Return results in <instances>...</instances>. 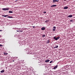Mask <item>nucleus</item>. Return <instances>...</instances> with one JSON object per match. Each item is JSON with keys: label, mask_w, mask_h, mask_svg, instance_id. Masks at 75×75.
I'll list each match as a JSON object with an SVG mask.
<instances>
[{"label": "nucleus", "mask_w": 75, "mask_h": 75, "mask_svg": "<svg viewBox=\"0 0 75 75\" xmlns=\"http://www.w3.org/2000/svg\"><path fill=\"white\" fill-rule=\"evenodd\" d=\"M3 10H9V8H3L2 9Z\"/></svg>", "instance_id": "obj_1"}, {"label": "nucleus", "mask_w": 75, "mask_h": 75, "mask_svg": "<svg viewBox=\"0 0 75 75\" xmlns=\"http://www.w3.org/2000/svg\"><path fill=\"white\" fill-rule=\"evenodd\" d=\"M59 1H57V0H53V3H55V2H58Z\"/></svg>", "instance_id": "obj_2"}, {"label": "nucleus", "mask_w": 75, "mask_h": 75, "mask_svg": "<svg viewBox=\"0 0 75 75\" xmlns=\"http://www.w3.org/2000/svg\"><path fill=\"white\" fill-rule=\"evenodd\" d=\"M57 68H58V65H57L53 68V69H57Z\"/></svg>", "instance_id": "obj_3"}, {"label": "nucleus", "mask_w": 75, "mask_h": 75, "mask_svg": "<svg viewBox=\"0 0 75 75\" xmlns=\"http://www.w3.org/2000/svg\"><path fill=\"white\" fill-rule=\"evenodd\" d=\"M64 8L65 9H68V7L67 6L64 7Z\"/></svg>", "instance_id": "obj_4"}, {"label": "nucleus", "mask_w": 75, "mask_h": 75, "mask_svg": "<svg viewBox=\"0 0 75 75\" xmlns=\"http://www.w3.org/2000/svg\"><path fill=\"white\" fill-rule=\"evenodd\" d=\"M45 28L44 27H42L41 28V30H45Z\"/></svg>", "instance_id": "obj_5"}, {"label": "nucleus", "mask_w": 75, "mask_h": 75, "mask_svg": "<svg viewBox=\"0 0 75 75\" xmlns=\"http://www.w3.org/2000/svg\"><path fill=\"white\" fill-rule=\"evenodd\" d=\"M60 38V37L58 36L56 38V40H59Z\"/></svg>", "instance_id": "obj_6"}, {"label": "nucleus", "mask_w": 75, "mask_h": 75, "mask_svg": "<svg viewBox=\"0 0 75 75\" xmlns=\"http://www.w3.org/2000/svg\"><path fill=\"white\" fill-rule=\"evenodd\" d=\"M72 17V15H69L68 16V17H70V18H71Z\"/></svg>", "instance_id": "obj_7"}, {"label": "nucleus", "mask_w": 75, "mask_h": 75, "mask_svg": "<svg viewBox=\"0 0 75 75\" xmlns=\"http://www.w3.org/2000/svg\"><path fill=\"white\" fill-rule=\"evenodd\" d=\"M56 6H57V5H53L50 6L51 7H56Z\"/></svg>", "instance_id": "obj_8"}, {"label": "nucleus", "mask_w": 75, "mask_h": 75, "mask_svg": "<svg viewBox=\"0 0 75 75\" xmlns=\"http://www.w3.org/2000/svg\"><path fill=\"white\" fill-rule=\"evenodd\" d=\"M50 61V60L47 59L45 61V62H48Z\"/></svg>", "instance_id": "obj_9"}, {"label": "nucleus", "mask_w": 75, "mask_h": 75, "mask_svg": "<svg viewBox=\"0 0 75 75\" xmlns=\"http://www.w3.org/2000/svg\"><path fill=\"white\" fill-rule=\"evenodd\" d=\"M7 17V18H13V16H8Z\"/></svg>", "instance_id": "obj_10"}, {"label": "nucleus", "mask_w": 75, "mask_h": 75, "mask_svg": "<svg viewBox=\"0 0 75 75\" xmlns=\"http://www.w3.org/2000/svg\"><path fill=\"white\" fill-rule=\"evenodd\" d=\"M50 40H48L47 42V44H49V43H50Z\"/></svg>", "instance_id": "obj_11"}, {"label": "nucleus", "mask_w": 75, "mask_h": 75, "mask_svg": "<svg viewBox=\"0 0 75 75\" xmlns=\"http://www.w3.org/2000/svg\"><path fill=\"white\" fill-rule=\"evenodd\" d=\"M2 16L3 17H7V16H8V15H2Z\"/></svg>", "instance_id": "obj_12"}, {"label": "nucleus", "mask_w": 75, "mask_h": 75, "mask_svg": "<svg viewBox=\"0 0 75 75\" xmlns=\"http://www.w3.org/2000/svg\"><path fill=\"white\" fill-rule=\"evenodd\" d=\"M58 46L57 45L56 47H54V48H58Z\"/></svg>", "instance_id": "obj_13"}, {"label": "nucleus", "mask_w": 75, "mask_h": 75, "mask_svg": "<svg viewBox=\"0 0 75 75\" xmlns=\"http://www.w3.org/2000/svg\"><path fill=\"white\" fill-rule=\"evenodd\" d=\"M8 13H13V11H9L8 12Z\"/></svg>", "instance_id": "obj_14"}, {"label": "nucleus", "mask_w": 75, "mask_h": 75, "mask_svg": "<svg viewBox=\"0 0 75 75\" xmlns=\"http://www.w3.org/2000/svg\"><path fill=\"white\" fill-rule=\"evenodd\" d=\"M53 39H54V40H56V39H57V38H56V37H54L53 38Z\"/></svg>", "instance_id": "obj_15"}, {"label": "nucleus", "mask_w": 75, "mask_h": 75, "mask_svg": "<svg viewBox=\"0 0 75 75\" xmlns=\"http://www.w3.org/2000/svg\"><path fill=\"white\" fill-rule=\"evenodd\" d=\"M4 72V70H2L1 71V73H3V72Z\"/></svg>", "instance_id": "obj_16"}, {"label": "nucleus", "mask_w": 75, "mask_h": 75, "mask_svg": "<svg viewBox=\"0 0 75 75\" xmlns=\"http://www.w3.org/2000/svg\"><path fill=\"white\" fill-rule=\"evenodd\" d=\"M4 55H8V53H4Z\"/></svg>", "instance_id": "obj_17"}, {"label": "nucleus", "mask_w": 75, "mask_h": 75, "mask_svg": "<svg viewBox=\"0 0 75 75\" xmlns=\"http://www.w3.org/2000/svg\"><path fill=\"white\" fill-rule=\"evenodd\" d=\"M42 37H45V35H43L42 36Z\"/></svg>", "instance_id": "obj_18"}, {"label": "nucleus", "mask_w": 75, "mask_h": 75, "mask_svg": "<svg viewBox=\"0 0 75 75\" xmlns=\"http://www.w3.org/2000/svg\"><path fill=\"white\" fill-rule=\"evenodd\" d=\"M70 22H72L73 23L74 22V21H73V20H70Z\"/></svg>", "instance_id": "obj_19"}, {"label": "nucleus", "mask_w": 75, "mask_h": 75, "mask_svg": "<svg viewBox=\"0 0 75 75\" xmlns=\"http://www.w3.org/2000/svg\"><path fill=\"white\" fill-rule=\"evenodd\" d=\"M20 32H21V33H22V32H23V31H21L20 30H19V33H20Z\"/></svg>", "instance_id": "obj_20"}, {"label": "nucleus", "mask_w": 75, "mask_h": 75, "mask_svg": "<svg viewBox=\"0 0 75 75\" xmlns=\"http://www.w3.org/2000/svg\"><path fill=\"white\" fill-rule=\"evenodd\" d=\"M48 22V21H45V23H47Z\"/></svg>", "instance_id": "obj_21"}, {"label": "nucleus", "mask_w": 75, "mask_h": 75, "mask_svg": "<svg viewBox=\"0 0 75 75\" xmlns=\"http://www.w3.org/2000/svg\"><path fill=\"white\" fill-rule=\"evenodd\" d=\"M53 31H55V29H53Z\"/></svg>", "instance_id": "obj_22"}, {"label": "nucleus", "mask_w": 75, "mask_h": 75, "mask_svg": "<svg viewBox=\"0 0 75 75\" xmlns=\"http://www.w3.org/2000/svg\"><path fill=\"white\" fill-rule=\"evenodd\" d=\"M53 28H54V29H55V28H56L55 27V26H54L53 27Z\"/></svg>", "instance_id": "obj_23"}, {"label": "nucleus", "mask_w": 75, "mask_h": 75, "mask_svg": "<svg viewBox=\"0 0 75 75\" xmlns=\"http://www.w3.org/2000/svg\"><path fill=\"white\" fill-rule=\"evenodd\" d=\"M0 47H3V45L0 44Z\"/></svg>", "instance_id": "obj_24"}, {"label": "nucleus", "mask_w": 75, "mask_h": 75, "mask_svg": "<svg viewBox=\"0 0 75 75\" xmlns=\"http://www.w3.org/2000/svg\"><path fill=\"white\" fill-rule=\"evenodd\" d=\"M52 61H51L50 62V63L51 64V63H52Z\"/></svg>", "instance_id": "obj_25"}, {"label": "nucleus", "mask_w": 75, "mask_h": 75, "mask_svg": "<svg viewBox=\"0 0 75 75\" xmlns=\"http://www.w3.org/2000/svg\"><path fill=\"white\" fill-rule=\"evenodd\" d=\"M47 13L46 12V11H45V12H44V13L45 14V13Z\"/></svg>", "instance_id": "obj_26"}, {"label": "nucleus", "mask_w": 75, "mask_h": 75, "mask_svg": "<svg viewBox=\"0 0 75 75\" xmlns=\"http://www.w3.org/2000/svg\"><path fill=\"white\" fill-rule=\"evenodd\" d=\"M33 28H35V27L33 26Z\"/></svg>", "instance_id": "obj_27"}, {"label": "nucleus", "mask_w": 75, "mask_h": 75, "mask_svg": "<svg viewBox=\"0 0 75 75\" xmlns=\"http://www.w3.org/2000/svg\"><path fill=\"white\" fill-rule=\"evenodd\" d=\"M17 32H19V30H16Z\"/></svg>", "instance_id": "obj_28"}, {"label": "nucleus", "mask_w": 75, "mask_h": 75, "mask_svg": "<svg viewBox=\"0 0 75 75\" xmlns=\"http://www.w3.org/2000/svg\"><path fill=\"white\" fill-rule=\"evenodd\" d=\"M14 61H15L14 60H13V61H12V62H14Z\"/></svg>", "instance_id": "obj_29"}, {"label": "nucleus", "mask_w": 75, "mask_h": 75, "mask_svg": "<svg viewBox=\"0 0 75 75\" xmlns=\"http://www.w3.org/2000/svg\"><path fill=\"white\" fill-rule=\"evenodd\" d=\"M17 0L15 1V2H17Z\"/></svg>", "instance_id": "obj_30"}, {"label": "nucleus", "mask_w": 75, "mask_h": 75, "mask_svg": "<svg viewBox=\"0 0 75 75\" xmlns=\"http://www.w3.org/2000/svg\"><path fill=\"white\" fill-rule=\"evenodd\" d=\"M67 0H64V1H67Z\"/></svg>", "instance_id": "obj_31"}, {"label": "nucleus", "mask_w": 75, "mask_h": 75, "mask_svg": "<svg viewBox=\"0 0 75 75\" xmlns=\"http://www.w3.org/2000/svg\"><path fill=\"white\" fill-rule=\"evenodd\" d=\"M0 31H2V30H0Z\"/></svg>", "instance_id": "obj_32"}, {"label": "nucleus", "mask_w": 75, "mask_h": 75, "mask_svg": "<svg viewBox=\"0 0 75 75\" xmlns=\"http://www.w3.org/2000/svg\"><path fill=\"white\" fill-rule=\"evenodd\" d=\"M0 37H1V35H0Z\"/></svg>", "instance_id": "obj_33"}]
</instances>
